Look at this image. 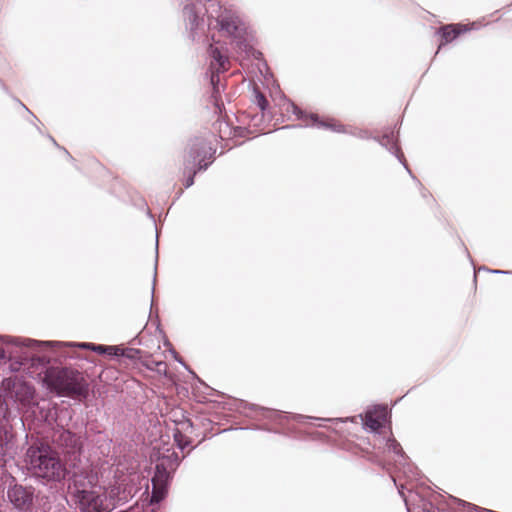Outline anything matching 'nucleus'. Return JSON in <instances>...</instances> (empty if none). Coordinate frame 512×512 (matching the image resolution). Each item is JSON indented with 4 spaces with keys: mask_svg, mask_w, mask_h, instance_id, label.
<instances>
[{
    "mask_svg": "<svg viewBox=\"0 0 512 512\" xmlns=\"http://www.w3.org/2000/svg\"><path fill=\"white\" fill-rule=\"evenodd\" d=\"M287 104H288L287 111H290V109H291L292 113L294 115H296L299 120H302V121L311 120L312 126H315L317 128H322V129H329V130H332L337 133H348V134H350L354 137L360 138V139H370L371 138L370 132L368 130L355 128V129H351L348 131V130H346L345 126H343L341 124L331 123L328 121L320 120L319 116L315 113H310V114L306 113L292 101H288ZM396 133H397V135H395L394 130H390L389 132L384 133L382 137H372V139L375 140L376 142H378L382 147L387 149L391 154H393L398 159V161L403 165V167L406 169V171L409 173V175L412 177V179L415 180L420 186H422L420 181L412 174V171L410 170V168L406 162L405 156H404L403 152L401 151V148L398 145V133L399 132L397 131Z\"/></svg>",
    "mask_w": 512,
    "mask_h": 512,
    "instance_id": "nucleus-1",
    "label": "nucleus"
},
{
    "mask_svg": "<svg viewBox=\"0 0 512 512\" xmlns=\"http://www.w3.org/2000/svg\"><path fill=\"white\" fill-rule=\"evenodd\" d=\"M239 55L245 58L263 60V54L255 49V31L246 16L233 6H226V39Z\"/></svg>",
    "mask_w": 512,
    "mask_h": 512,
    "instance_id": "nucleus-2",
    "label": "nucleus"
},
{
    "mask_svg": "<svg viewBox=\"0 0 512 512\" xmlns=\"http://www.w3.org/2000/svg\"><path fill=\"white\" fill-rule=\"evenodd\" d=\"M209 47L207 50L210 59L208 75L212 86V98L218 111L221 113L220 85L223 78V50H224V20L217 18L209 22L208 31Z\"/></svg>",
    "mask_w": 512,
    "mask_h": 512,
    "instance_id": "nucleus-3",
    "label": "nucleus"
},
{
    "mask_svg": "<svg viewBox=\"0 0 512 512\" xmlns=\"http://www.w3.org/2000/svg\"><path fill=\"white\" fill-rule=\"evenodd\" d=\"M69 493L82 512H110L104 488L97 485L95 475H75Z\"/></svg>",
    "mask_w": 512,
    "mask_h": 512,
    "instance_id": "nucleus-4",
    "label": "nucleus"
},
{
    "mask_svg": "<svg viewBox=\"0 0 512 512\" xmlns=\"http://www.w3.org/2000/svg\"><path fill=\"white\" fill-rule=\"evenodd\" d=\"M248 410L258 412L264 419H267L283 427L290 420L298 423H304L307 420H317L331 423L346 422L348 420V418H317L305 416L302 414L285 413L280 410H274L255 404H249L242 399H237L226 394V411H235L246 416H250Z\"/></svg>",
    "mask_w": 512,
    "mask_h": 512,
    "instance_id": "nucleus-5",
    "label": "nucleus"
},
{
    "mask_svg": "<svg viewBox=\"0 0 512 512\" xmlns=\"http://www.w3.org/2000/svg\"><path fill=\"white\" fill-rule=\"evenodd\" d=\"M46 387L60 396L78 397L86 393V385L80 373L60 368H49L43 377Z\"/></svg>",
    "mask_w": 512,
    "mask_h": 512,
    "instance_id": "nucleus-6",
    "label": "nucleus"
},
{
    "mask_svg": "<svg viewBox=\"0 0 512 512\" xmlns=\"http://www.w3.org/2000/svg\"><path fill=\"white\" fill-rule=\"evenodd\" d=\"M25 462L28 469L38 477L48 480H60L64 477L62 464L48 446H31L27 450Z\"/></svg>",
    "mask_w": 512,
    "mask_h": 512,
    "instance_id": "nucleus-7",
    "label": "nucleus"
},
{
    "mask_svg": "<svg viewBox=\"0 0 512 512\" xmlns=\"http://www.w3.org/2000/svg\"><path fill=\"white\" fill-rule=\"evenodd\" d=\"M136 474L127 476H118L114 484L104 489L105 498L108 502L110 510H113L117 505L124 504L131 499L136 492Z\"/></svg>",
    "mask_w": 512,
    "mask_h": 512,
    "instance_id": "nucleus-8",
    "label": "nucleus"
},
{
    "mask_svg": "<svg viewBox=\"0 0 512 512\" xmlns=\"http://www.w3.org/2000/svg\"><path fill=\"white\" fill-rule=\"evenodd\" d=\"M168 482L169 472L162 463L157 464L155 474L152 478L151 504L159 503L166 497Z\"/></svg>",
    "mask_w": 512,
    "mask_h": 512,
    "instance_id": "nucleus-9",
    "label": "nucleus"
},
{
    "mask_svg": "<svg viewBox=\"0 0 512 512\" xmlns=\"http://www.w3.org/2000/svg\"><path fill=\"white\" fill-rule=\"evenodd\" d=\"M0 341L4 344H13L28 351H37L52 344L51 342L36 341L28 338H13L8 336H0ZM12 353V351L7 352L0 347V360L6 359L7 354L11 355Z\"/></svg>",
    "mask_w": 512,
    "mask_h": 512,
    "instance_id": "nucleus-10",
    "label": "nucleus"
},
{
    "mask_svg": "<svg viewBox=\"0 0 512 512\" xmlns=\"http://www.w3.org/2000/svg\"><path fill=\"white\" fill-rule=\"evenodd\" d=\"M11 387V397H14L16 401L26 405L30 403L34 396V389L26 382L20 379H7L5 385L10 388Z\"/></svg>",
    "mask_w": 512,
    "mask_h": 512,
    "instance_id": "nucleus-11",
    "label": "nucleus"
},
{
    "mask_svg": "<svg viewBox=\"0 0 512 512\" xmlns=\"http://www.w3.org/2000/svg\"><path fill=\"white\" fill-rule=\"evenodd\" d=\"M206 10L205 5L202 2H197L195 4L186 5L183 10V16L186 24V28L190 30L191 33H194L200 23L202 22V15Z\"/></svg>",
    "mask_w": 512,
    "mask_h": 512,
    "instance_id": "nucleus-12",
    "label": "nucleus"
},
{
    "mask_svg": "<svg viewBox=\"0 0 512 512\" xmlns=\"http://www.w3.org/2000/svg\"><path fill=\"white\" fill-rule=\"evenodd\" d=\"M33 492L20 485H14L8 490L10 502L18 509H27L32 503Z\"/></svg>",
    "mask_w": 512,
    "mask_h": 512,
    "instance_id": "nucleus-13",
    "label": "nucleus"
},
{
    "mask_svg": "<svg viewBox=\"0 0 512 512\" xmlns=\"http://www.w3.org/2000/svg\"><path fill=\"white\" fill-rule=\"evenodd\" d=\"M387 416V408L384 405H377L373 410H368L365 416L364 425L371 432L379 433Z\"/></svg>",
    "mask_w": 512,
    "mask_h": 512,
    "instance_id": "nucleus-14",
    "label": "nucleus"
},
{
    "mask_svg": "<svg viewBox=\"0 0 512 512\" xmlns=\"http://www.w3.org/2000/svg\"><path fill=\"white\" fill-rule=\"evenodd\" d=\"M469 28L466 25L463 24H448L444 25L439 28L438 34L441 37V42L438 46V50L436 54L439 52V50L442 48V46L452 42L455 40L459 35L462 33L468 31Z\"/></svg>",
    "mask_w": 512,
    "mask_h": 512,
    "instance_id": "nucleus-15",
    "label": "nucleus"
},
{
    "mask_svg": "<svg viewBox=\"0 0 512 512\" xmlns=\"http://www.w3.org/2000/svg\"><path fill=\"white\" fill-rule=\"evenodd\" d=\"M192 158H193V162H198V165H199V169H204L208 166V163L205 162L204 164H202V162H204L206 159H211L212 158V155H213V152H212V149L209 148V149H206V147L204 145L198 147V146H194L192 149Z\"/></svg>",
    "mask_w": 512,
    "mask_h": 512,
    "instance_id": "nucleus-16",
    "label": "nucleus"
},
{
    "mask_svg": "<svg viewBox=\"0 0 512 512\" xmlns=\"http://www.w3.org/2000/svg\"><path fill=\"white\" fill-rule=\"evenodd\" d=\"M180 427H177L174 432V439L179 448L184 449L189 444L190 441L186 435L183 434V432H187L189 429H191V423L186 420L178 424Z\"/></svg>",
    "mask_w": 512,
    "mask_h": 512,
    "instance_id": "nucleus-17",
    "label": "nucleus"
},
{
    "mask_svg": "<svg viewBox=\"0 0 512 512\" xmlns=\"http://www.w3.org/2000/svg\"><path fill=\"white\" fill-rule=\"evenodd\" d=\"M59 442L72 450H77L80 447V438L70 431H63L59 436Z\"/></svg>",
    "mask_w": 512,
    "mask_h": 512,
    "instance_id": "nucleus-18",
    "label": "nucleus"
},
{
    "mask_svg": "<svg viewBox=\"0 0 512 512\" xmlns=\"http://www.w3.org/2000/svg\"><path fill=\"white\" fill-rule=\"evenodd\" d=\"M246 133V129L240 126L232 127L229 130V138L226 137V151L232 149L233 147L240 145L242 142H238L235 140L236 137H243Z\"/></svg>",
    "mask_w": 512,
    "mask_h": 512,
    "instance_id": "nucleus-19",
    "label": "nucleus"
},
{
    "mask_svg": "<svg viewBox=\"0 0 512 512\" xmlns=\"http://www.w3.org/2000/svg\"><path fill=\"white\" fill-rule=\"evenodd\" d=\"M387 448L389 451L396 454L398 457H400L402 460H406L407 456L405 452L403 451L400 443L393 437H389L386 442Z\"/></svg>",
    "mask_w": 512,
    "mask_h": 512,
    "instance_id": "nucleus-20",
    "label": "nucleus"
},
{
    "mask_svg": "<svg viewBox=\"0 0 512 512\" xmlns=\"http://www.w3.org/2000/svg\"><path fill=\"white\" fill-rule=\"evenodd\" d=\"M11 436L2 429H0V455H6L11 446Z\"/></svg>",
    "mask_w": 512,
    "mask_h": 512,
    "instance_id": "nucleus-21",
    "label": "nucleus"
},
{
    "mask_svg": "<svg viewBox=\"0 0 512 512\" xmlns=\"http://www.w3.org/2000/svg\"><path fill=\"white\" fill-rule=\"evenodd\" d=\"M253 93L255 96L256 105L260 108L261 111H265L269 105L267 98L258 87L253 88Z\"/></svg>",
    "mask_w": 512,
    "mask_h": 512,
    "instance_id": "nucleus-22",
    "label": "nucleus"
},
{
    "mask_svg": "<svg viewBox=\"0 0 512 512\" xmlns=\"http://www.w3.org/2000/svg\"><path fill=\"white\" fill-rule=\"evenodd\" d=\"M422 512H454L450 508L444 506H435L432 502H426L423 504Z\"/></svg>",
    "mask_w": 512,
    "mask_h": 512,
    "instance_id": "nucleus-23",
    "label": "nucleus"
},
{
    "mask_svg": "<svg viewBox=\"0 0 512 512\" xmlns=\"http://www.w3.org/2000/svg\"><path fill=\"white\" fill-rule=\"evenodd\" d=\"M147 367L150 369H155L158 373L166 374V372H167V366L162 361H157V362L153 361V362H151V365L148 364Z\"/></svg>",
    "mask_w": 512,
    "mask_h": 512,
    "instance_id": "nucleus-24",
    "label": "nucleus"
},
{
    "mask_svg": "<svg viewBox=\"0 0 512 512\" xmlns=\"http://www.w3.org/2000/svg\"><path fill=\"white\" fill-rule=\"evenodd\" d=\"M79 347H82V348H88V349H92L100 354H103V353H106V346H103V345H94V344H90V343H81L78 345Z\"/></svg>",
    "mask_w": 512,
    "mask_h": 512,
    "instance_id": "nucleus-25",
    "label": "nucleus"
},
{
    "mask_svg": "<svg viewBox=\"0 0 512 512\" xmlns=\"http://www.w3.org/2000/svg\"><path fill=\"white\" fill-rule=\"evenodd\" d=\"M106 353L109 354V355H115V356H118L120 355V352H121V348L117 347V346H106Z\"/></svg>",
    "mask_w": 512,
    "mask_h": 512,
    "instance_id": "nucleus-26",
    "label": "nucleus"
},
{
    "mask_svg": "<svg viewBox=\"0 0 512 512\" xmlns=\"http://www.w3.org/2000/svg\"><path fill=\"white\" fill-rule=\"evenodd\" d=\"M138 353V350L134 349H121L120 355L126 356L128 358H135L136 354Z\"/></svg>",
    "mask_w": 512,
    "mask_h": 512,
    "instance_id": "nucleus-27",
    "label": "nucleus"
},
{
    "mask_svg": "<svg viewBox=\"0 0 512 512\" xmlns=\"http://www.w3.org/2000/svg\"><path fill=\"white\" fill-rule=\"evenodd\" d=\"M480 270H486L485 267H481ZM488 272L490 273H493V274H512V271H508V270H498V269H487Z\"/></svg>",
    "mask_w": 512,
    "mask_h": 512,
    "instance_id": "nucleus-28",
    "label": "nucleus"
},
{
    "mask_svg": "<svg viewBox=\"0 0 512 512\" xmlns=\"http://www.w3.org/2000/svg\"><path fill=\"white\" fill-rule=\"evenodd\" d=\"M403 488H404V486H403V485H401L400 487H398V491H399V493L402 495V497L404 498L405 505H406V507H407L408 512H411V510H410V508H409V505H408V502H407L406 498L404 497V494H403Z\"/></svg>",
    "mask_w": 512,
    "mask_h": 512,
    "instance_id": "nucleus-29",
    "label": "nucleus"
},
{
    "mask_svg": "<svg viewBox=\"0 0 512 512\" xmlns=\"http://www.w3.org/2000/svg\"><path fill=\"white\" fill-rule=\"evenodd\" d=\"M260 429H261V430H264V431H268V432H274V433H277V432H278L277 430H273V429L268 428V427H266V426L261 427Z\"/></svg>",
    "mask_w": 512,
    "mask_h": 512,
    "instance_id": "nucleus-30",
    "label": "nucleus"
},
{
    "mask_svg": "<svg viewBox=\"0 0 512 512\" xmlns=\"http://www.w3.org/2000/svg\"><path fill=\"white\" fill-rule=\"evenodd\" d=\"M193 184V177H189L186 181V187H189Z\"/></svg>",
    "mask_w": 512,
    "mask_h": 512,
    "instance_id": "nucleus-31",
    "label": "nucleus"
},
{
    "mask_svg": "<svg viewBox=\"0 0 512 512\" xmlns=\"http://www.w3.org/2000/svg\"><path fill=\"white\" fill-rule=\"evenodd\" d=\"M290 127H291V126L286 125V126H283L281 129H288V128H290Z\"/></svg>",
    "mask_w": 512,
    "mask_h": 512,
    "instance_id": "nucleus-32",
    "label": "nucleus"
},
{
    "mask_svg": "<svg viewBox=\"0 0 512 512\" xmlns=\"http://www.w3.org/2000/svg\"><path fill=\"white\" fill-rule=\"evenodd\" d=\"M262 64H263V66H264L265 68H268L267 63H266L265 61H263V63H262Z\"/></svg>",
    "mask_w": 512,
    "mask_h": 512,
    "instance_id": "nucleus-33",
    "label": "nucleus"
},
{
    "mask_svg": "<svg viewBox=\"0 0 512 512\" xmlns=\"http://www.w3.org/2000/svg\"><path fill=\"white\" fill-rule=\"evenodd\" d=\"M226 118V125H228V115H225Z\"/></svg>",
    "mask_w": 512,
    "mask_h": 512,
    "instance_id": "nucleus-34",
    "label": "nucleus"
},
{
    "mask_svg": "<svg viewBox=\"0 0 512 512\" xmlns=\"http://www.w3.org/2000/svg\"><path fill=\"white\" fill-rule=\"evenodd\" d=\"M231 429H232V427H226L225 431L227 432L228 430H231Z\"/></svg>",
    "mask_w": 512,
    "mask_h": 512,
    "instance_id": "nucleus-35",
    "label": "nucleus"
},
{
    "mask_svg": "<svg viewBox=\"0 0 512 512\" xmlns=\"http://www.w3.org/2000/svg\"><path fill=\"white\" fill-rule=\"evenodd\" d=\"M225 61H226V64L229 62V59H228L227 55H226Z\"/></svg>",
    "mask_w": 512,
    "mask_h": 512,
    "instance_id": "nucleus-36",
    "label": "nucleus"
},
{
    "mask_svg": "<svg viewBox=\"0 0 512 512\" xmlns=\"http://www.w3.org/2000/svg\"><path fill=\"white\" fill-rule=\"evenodd\" d=\"M225 417H226V423L228 422V414L226 413L225 414Z\"/></svg>",
    "mask_w": 512,
    "mask_h": 512,
    "instance_id": "nucleus-37",
    "label": "nucleus"
}]
</instances>
